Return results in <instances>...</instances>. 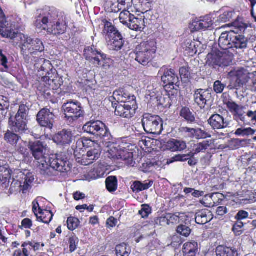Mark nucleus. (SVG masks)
Here are the masks:
<instances>
[{
  "label": "nucleus",
  "instance_id": "obj_1",
  "mask_svg": "<svg viewBox=\"0 0 256 256\" xmlns=\"http://www.w3.org/2000/svg\"><path fill=\"white\" fill-rule=\"evenodd\" d=\"M0 34L6 38L13 40L16 44H19L21 52L24 56L28 54H32L37 52H42L44 50L42 41L38 38H33L32 37L22 33H16L6 29L0 28Z\"/></svg>",
  "mask_w": 256,
  "mask_h": 256
},
{
  "label": "nucleus",
  "instance_id": "obj_2",
  "mask_svg": "<svg viewBox=\"0 0 256 256\" xmlns=\"http://www.w3.org/2000/svg\"><path fill=\"white\" fill-rule=\"evenodd\" d=\"M34 180V174L27 170L24 172L18 171L13 178L10 191L11 194L22 192L26 193L31 188Z\"/></svg>",
  "mask_w": 256,
  "mask_h": 256
},
{
  "label": "nucleus",
  "instance_id": "obj_3",
  "mask_svg": "<svg viewBox=\"0 0 256 256\" xmlns=\"http://www.w3.org/2000/svg\"><path fill=\"white\" fill-rule=\"evenodd\" d=\"M226 104L234 120L237 122H242L246 126H250V123L256 124V110H249L245 115L244 106L230 102Z\"/></svg>",
  "mask_w": 256,
  "mask_h": 256
},
{
  "label": "nucleus",
  "instance_id": "obj_4",
  "mask_svg": "<svg viewBox=\"0 0 256 256\" xmlns=\"http://www.w3.org/2000/svg\"><path fill=\"white\" fill-rule=\"evenodd\" d=\"M46 164L48 167L46 170H42V172L47 176L52 175L51 169L60 172H66L70 170V162L66 158L60 154L50 155L48 157Z\"/></svg>",
  "mask_w": 256,
  "mask_h": 256
},
{
  "label": "nucleus",
  "instance_id": "obj_5",
  "mask_svg": "<svg viewBox=\"0 0 256 256\" xmlns=\"http://www.w3.org/2000/svg\"><path fill=\"white\" fill-rule=\"evenodd\" d=\"M28 147L32 156L38 160L41 171L46 170L48 167L46 162L50 156L49 150L46 145L40 141H36L30 142Z\"/></svg>",
  "mask_w": 256,
  "mask_h": 256
},
{
  "label": "nucleus",
  "instance_id": "obj_6",
  "mask_svg": "<svg viewBox=\"0 0 256 256\" xmlns=\"http://www.w3.org/2000/svg\"><path fill=\"white\" fill-rule=\"evenodd\" d=\"M119 18L122 24L134 31L142 32L146 26V20L144 16L139 15L136 17L128 10L122 12L119 15Z\"/></svg>",
  "mask_w": 256,
  "mask_h": 256
},
{
  "label": "nucleus",
  "instance_id": "obj_7",
  "mask_svg": "<svg viewBox=\"0 0 256 256\" xmlns=\"http://www.w3.org/2000/svg\"><path fill=\"white\" fill-rule=\"evenodd\" d=\"M228 26L234 29V35L232 40V48H234L240 50L246 48L248 42V38L241 32L245 31L247 28L246 25L242 22L235 21Z\"/></svg>",
  "mask_w": 256,
  "mask_h": 256
},
{
  "label": "nucleus",
  "instance_id": "obj_8",
  "mask_svg": "<svg viewBox=\"0 0 256 256\" xmlns=\"http://www.w3.org/2000/svg\"><path fill=\"white\" fill-rule=\"evenodd\" d=\"M84 132L99 136L104 142L110 140L111 136L108 129L101 121L89 122L83 126Z\"/></svg>",
  "mask_w": 256,
  "mask_h": 256
},
{
  "label": "nucleus",
  "instance_id": "obj_9",
  "mask_svg": "<svg viewBox=\"0 0 256 256\" xmlns=\"http://www.w3.org/2000/svg\"><path fill=\"white\" fill-rule=\"evenodd\" d=\"M142 122L147 133L160 134L162 130V120L158 116L146 114L143 116Z\"/></svg>",
  "mask_w": 256,
  "mask_h": 256
},
{
  "label": "nucleus",
  "instance_id": "obj_10",
  "mask_svg": "<svg viewBox=\"0 0 256 256\" xmlns=\"http://www.w3.org/2000/svg\"><path fill=\"white\" fill-rule=\"evenodd\" d=\"M249 75L248 71L244 68L231 70L228 74V76L232 78L228 87L230 90L240 89L248 82Z\"/></svg>",
  "mask_w": 256,
  "mask_h": 256
},
{
  "label": "nucleus",
  "instance_id": "obj_11",
  "mask_svg": "<svg viewBox=\"0 0 256 256\" xmlns=\"http://www.w3.org/2000/svg\"><path fill=\"white\" fill-rule=\"evenodd\" d=\"M28 108L24 104H20L14 120L12 121L11 128L16 132H24L27 129V116Z\"/></svg>",
  "mask_w": 256,
  "mask_h": 256
},
{
  "label": "nucleus",
  "instance_id": "obj_12",
  "mask_svg": "<svg viewBox=\"0 0 256 256\" xmlns=\"http://www.w3.org/2000/svg\"><path fill=\"white\" fill-rule=\"evenodd\" d=\"M231 62L232 58L226 52L209 54L206 57V64L214 68L228 66Z\"/></svg>",
  "mask_w": 256,
  "mask_h": 256
},
{
  "label": "nucleus",
  "instance_id": "obj_13",
  "mask_svg": "<svg viewBox=\"0 0 256 256\" xmlns=\"http://www.w3.org/2000/svg\"><path fill=\"white\" fill-rule=\"evenodd\" d=\"M65 118L70 122L76 120L83 116V111L80 104L72 100L65 103L62 106Z\"/></svg>",
  "mask_w": 256,
  "mask_h": 256
},
{
  "label": "nucleus",
  "instance_id": "obj_14",
  "mask_svg": "<svg viewBox=\"0 0 256 256\" xmlns=\"http://www.w3.org/2000/svg\"><path fill=\"white\" fill-rule=\"evenodd\" d=\"M159 72L163 74L161 76L162 80L166 84L165 88L167 90H177L179 86V79L174 70L162 68Z\"/></svg>",
  "mask_w": 256,
  "mask_h": 256
},
{
  "label": "nucleus",
  "instance_id": "obj_15",
  "mask_svg": "<svg viewBox=\"0 0 256 256\" xmlns=\"http://www.w3.org/2000/svg\"><path fill=\"white\" fill-rule=\"evenodd\" d=\"M136 103L134 96H132L131 102L116 104L114 107L115 108V114L124 118H131L136 113Z\"/></svg>",
  "mask_w": 256,
  "mask_h": 256
},
{
  "label": "nucleus",
  "instance_id": "obj_16",
  "mask_svg": "<svg viewBox=\"0 0 256 256\" xmlns=\"http://www.w3.org/2000/svg\"><path fill=\"white\" fill-rule=\"evenodd\" d=\"M84 56L87 60L97 66H102V62L106 58V56L97 50L94 46H88L84 49Z\"/></svg>",
  "mask_w": 256,
  "mask_h": 256
},
{
  "label": "nucleus",
  "instance_id": "obj_17",
  "mask_svg": "<svg viewBox=\"0 0 256 256\" xmlns=\"http://www.w3.org/2000/svg\"><path fill=\"white\" fill-rule=\"evenodd\" d=\"M54 117L52 112L47 108H44L38 112L37 121L40 126L45 128L44 131L46 130H50L53 127Z\"/></svg>",
  "mask_w": 256,
  "mask_h": 256
},
{
  "label": "nucleus",
  "instance_id": "obj_18",
  "mask_svg": "<svg viewBox=\"0 0 256 256\" xmlns=\"http://www.w3.org/2000/svg\"><path fill=\"white\" fill-rule=\"evenodd\" d=\"M77 144L82 145L84 147H94L87 152L86 157L90 160L88 164L92 163V161L99 158L100 154V148L98 144L90 140L86 139L79 140L77 142Z\"/></svg>",
  "mask_w": 256,
  "mask_h": 256
},
{
  "label": "nucleus",
  "instance_id": "obj_19",
  "mask_svg": "<svg viewBox=\"0 0 256 256\" xmlns=\"http://www.w3.org/2000/svg\"><path fill=\"white\" fill-rule=\"evenodd\" d=\"M231 28L230 30L222 32L219 38L218 45L224 50L232 48V40L234 35V29L232 27Z\"/></svg>",
  "mask_w": 256,
  "mask_h": 256
},
{
  "label": "nucleus",
  "instance_id": "obj_20",
  "mask_svg": "<svg viewBox=\"0 0 256 256\" xmlns=\"http://www.w3.org/2000/svg\"><path fill=\"white\" fill-rule=\"evenodd\" d=\"M208 123L214 130H220L227 128L229 122L219 114H214L208 119Z\"/></svg>",
  "mask_w": 256,
  "mask_h": 256
},
{
  "label": "nucleus",
  "instance_id": "obj_21",
  "mask_svg": "<svg viewBox=\"0 0 256 256\" xmlns=\"http://www.w3.org/2000/svg\"><path fill=\"white\" fill-rule=\"evenodd\" d=\"M211 98L210 92L208 90H198L195 92L194 100L201 108H204Z\"/></svg>",
  "mask_w": 256,
  "mask_h": 256
},
{
  "label": "nucleus",
  "instance_id": "obj_22",
  "mask_svg": "<svg viewBox=\"0 0 256 256\" xmlns=\"http://www.w3.org/2000/svg\"><path fill=\"white\" fill-rule=\"evenodd\" d=\"M72 134L70 130H63L56 134L53 140L57 144L64 145L72 142Z\"/></svg>",
  "mask_w": 256,
  "mask_h": 256
},
{
  "label": "nucleus",
  "instance_id": "obj_23",
  "mask_svg": "<svg viewBox=\"0 0 256 256\" xmlns=\"http://www.w3.org/2000/svg\"><path fill=\"white\" fill-rule=\"evenodd\" d=\"M184 214H179L178 216L176 214H168L166 216H161L156 220V224L162 226H166L170 225L171 224L180 222V218L184 216Z\"/></svg>",
  "mask_w": 256,
  "mask_h": 256
},
{
  "label": "nucleus",
  "instance_id": "obj_24",
  "mask_svg": "<svg viewBox=\"0 0 256 256\" xmlns=\"http://www.w3.org/2000/svg\"><path fill=\"white\" fill-rule=\"evenodd\" d=\"M66 24L64 20H58L54 24L48 28L47 32L54 35L62 34L65 32L66 30Z\"/></svg>",
  "mask_w": 256,
  "mask_h": 256
},
{
  "label": "nucleus",
  "instance_id": "obj_25",
  "mask_svg": "<svg viewBox=\"0 0 256 256\" xmlns=\"http://www.w3.org/2000/svg\"><path fill=\"white\" fill-rule=\"evenodd\" d=\"M182 251L184 256H196L198 253V244L195 241L187 242L184 244Z\"/></svg>",
  "mask_w": 256,
  "mask_h": 256
},
{
  "label": "nucleus",
  "instance_id": "obj_26",
  "mask_svg": "<svg viewBox=\"0 0 256 256\" xmlns=\"http://www.w3.org/2000/svg\"><path fill=\"white\" fill-rule=\"evenodd\" d=\"M211 212L208 210H202L198 212L196 214V222L199 224H204L212 220Z\"/></svg>",
  "mask_w": 256,
  "mask_h": 256
},
{
  "label": "nucleus",
  "instance_id": "obj_27",
  "mask_svg": "<svg viewBox=\"0 0 256 256\" xmlns=\"http://www.w3.org/2000/svg\"><path fill=\"white\" fill-rule=\"evenodd\" d=\"M140 50L148 52L152 56L155 54L156 50V43L154 40H149L142 42L138 47Z\"/></svg>",
  "mask_w": 256,
  "mask_h": 256
},
{
  "label": "nucleus",
  "instance_id": "obj_28",
  "mask_svg": "<svg viewBox=\"0 0 256 256\" xmlns=\"http://www.w3.org/2000/svg\"><path fill=\"white\" fill-rule=\"evenodd\" d=\"M136 50V60L143 66L147 65L153 58V56L148 52L140 50L138 48H137Z\"/></svg>",
  "mask_w": 256,
  "mask_h": 256
},
{
  "label": "nucleus",
  "instance_id": "obj_29",
  "mask_svg": "<svg viewBox=\"0 0 256 256\" xmlns=\"http://www.w3.org/2000/svg\"><path fill=\"white\" fill-rule=\"evenodd\" d=\"M109 48L114 50H119L124 46V40L121 34H118L116 36L107 40Z\"/></svg>",
  "mask_w": 256,
  "mask_h": 256
},
{
  "label": "nucleus",
  "instance_id": "obj_30",
  "mask_svg": "<svg viewBox=\"0 0 256 256\" xmlns=\"http://www.w3.org/2000/svg\"><path fill=\"white\" fill-rule=\"evenodd\" d=\"M166 148L172 152L182 151L186 148V144L184 141L173 139L167 142Z\"/></svg>",
  "mask_w": 256,
  "mask_h": 256
},
{
  "label": "nucleus",
  "instance_id": "obj_31",
  "mask_svg": "<svg viewBox=\"0 0 256 256\" xmlns=\"http://www.w3.org/2000/svg\"><path fill=\"white\" fill-rule=\"evenodd\" d=\"M103 34L106 35V38L107 40L116 36L118 34H120L116 28L108 21H106L104 23Z\"/></svg>",
  "mask_w": 256,
  "mask_h": 256
},
{
  "label": "nucleus",
  "instance_id": "obj_32",
  "mask_svg": "<svg viewBox=\"0 0 256 256\" xmlns=\"http://www.w3.org/2000/svg\"><path fill=\"white\" fill-rule=\"evenodd\" d=\"M10 177V170L5 166H0V184H2L3 187L8 186Z\"/></svg>",
  "mask_w": 256,
  "mask_h": 256
},
{
  "label": "nucleus",
  "instance_id": "obj_33",
  "mask_svg": "<svg viewBox=\"0 0 256 256\" xmlns=\"http://www.w3.org/2000/svg\"><path fill=\"white\" fill-rule=\"evenodd\" d=\"M216 252L217 256H238V253L235 248L222 246H218Z\"/></svg>",
  "mask_w": 256,
  "mask_h": 256
},
{
  "label": "nucleus",
  "instance_id": "obj_34",
  "mask_svg": "<svg viewBox=\"0 0 256 256\" xmlns=\"http://www.w3.org/2000/svg\"><path fill=\"white\" fill-rule=\"evenodd\" d=\"M152 184L153 182L152 180L144 181V183L140 181H136L133 183L132 185L131 186V188L134 192H138L148 189L152 186Z\"/></svg>",
  "mask_w": 256,
  "mask_h": 256
},
{
  "label": "nucleus",
  "instance_id": "obj_35",
  "mask_svg": "<svg viewBox=\"0 0 256 256\" xmlns=\"http://www.w3.org/2000/svg\"><path fill=\"white\" fill-rule=\"evenodd\" d=\"M53 214L50 210H40L38 214H36L37 220L44 224H49L53 217Z\"/></svg>",
  "mask_w": 256,
  "mask_h": 256
},
{
  "label": "nucleus",
  "instance_id": "obj_36",
  "mask_svg": "<svg viewBox=\"0 0 256 256\" xmlns=\"http://www.w3.org/2000/svg\"><path fill=\"white\" fill-rule=\"evenodd\" d=\"M20 136L10 130H8L4 135V140L12 146L16 145L20 139Z\"/></svg>",
  "mask_w": 256,
  "mask_h": 256
},
{
  "label": "nucleus",
  "instance_id": "obj_37",
  "mask_svg": "<svg viewBox=\"0 0 256 256\" xmlns=\"http://www.w3.org/2000/svg\"><path fill=\"white\" fill-rule=\"evenodd\" d=\"M122 91L120 90H115L112 96L109 98L113 107L118 104H121V102H124V98H122Z\"/></svg>",
  "mask_w": 256,
  "mask_h": 256
},
{
  "label": "nucleus",
  "instance_id": "obj_38",
  "mask_svg": "<svg viewBox=\"0 0 256 256\" xmlns=\"http://www.w3.org/2000/svg\"><path fill=\"white\" fill-rule=\"evenodd\" d=\"M213 144L214 142L212 140H205L198 144L196 146V148L194 150V154H196L206 150Z\"/></svg>",
  "mask_w": 256,
  "mask_h": 256
},
{
  "label": "nucleus",
  "instance_id": "obj_39",
  "mask_svg": "<svg viewBox=\"0 0 256 256\" xmlns=\"http://www.w3.org/2000/svg\"><path fill=\"white\" fill-rule=\"evenodd\" d=\"M106 188L109 192H113L116 190L118 186V181L116 176H108L106 179Z\"/></svg>",
  "mask_w": 256,
  "mask_h": 256
},
{
  "label": "nucleus",
  "instance_id": "obj_40",
  "mask_svg": "<svg viewBox=\"0 0 256 256\" xmlns=\"http://www.w3.org/2000/svg\"><path fill=\"white\" fill-rule=\"evenodd\" d=\"M234 12L232 11H226L220 14L216 20V23H224L230 21L234 17Z\"/></svg>",
  "mask_w": 256,
  "mask_h": 256
},
{
  "label": "nucleus",
  "instance_id": "obj_41",
  "mask_svg": "<svg viewBox=\"0 0 256 256\" xmlns=\"http://www.w3.org/2000/svg\"><path fill=\"white\" fill-rule=\"evenodd\" d=\"M117 256H129L130 248L126 244L118 245L116 248Z\"/></svg>",
  "mask_w": 256,
  "mask_h": 256
},
{
  "label": "nucleus",
  "instance_id": "obj_42",
  "mask_svg": "<svg viewBox=\"0 0 256 256\" xmlns=\"http://www.w3.org/2000/svg\"><path fill=\"white\" fill-rule=\"evenodd\" d=\"M212 25V20L209 18H206L204 20H200L196 23L195 27L197 30H206Z\"/></svg>",
  "mask_w": 256,
  "mask_h": 256
},
{
  "label": "nucleus",
  "instance_id": "obj_43",
  "mask_svg": "<svg viewBox=\"0 0 256 256\" xmlns=\"http://www.w3.org/2000/svg\"><path fill=\"white\" fill-rule=\"evenodd\" d=\"M180 116L188 122H193L195 121V117L188 108H183L180 112Z\"/></svg>",
  "mask_w": 256,
  "mask_h": 256
},
{
  "label": "nucleus",
  "instance_id": "obj_44",
  "mask_svg": "<svg viewBox=\"0 0 256 256\" xmlns=\"http://www.w3.org/2000/svg\"><path fill=\"white\" fill-rule=\"evenodd\" d=\"M118 160L127 161L126 163L132 164V153L128 152L127 150H120L119 152Z\"/></svg>",
  "mask_w": 256,
  "mask_h": 256
},
{
  "label": "nucleus",
  "instance_id": "obj_45",
  "mask_svg": "<svg viewBox=\"0 0 256 256\" xmlns=\"http://www.w3.org/2000/svg\"><path fill=\"white\" fill-rule=\"evenodd\" d=\"M256 132V130L251 128H239L236 130L235 134L238 136H248L254 135Z\"/></svg>",
  "mask_w": 256,
  "mask_h": 256
},
{
  "label": "nucleus",
  "instance_id": "obj_46",
  "mask_svg": "<svg viewBox=\"0 0 256 256\" xmlns=\"http://www.w3.org/2000/svg\"><path fill=\"white\" fill-rule=\"evenodd\" d=\"M192 138L196 139L206 138L210 137V136L206 132L200 128H193Z\"/></svg>",
  "mask_w": 256,
  "mask_h": 256
},
{
  "label": "nucleus",
  "instance_id": "obj_47",
  "mask_svg": "<svg viewBox=\"0 0 256 256\" xmlns=\"http://www.w3.org/2000/svg\"><path fill=\"white\" fill-rule=\"evenodd\" d=\"M121 150H118L116 144H112L107 152V156L110 158L118 160L119 152Z\"/></svg>",
  "mask_w": 256,
  "mask_h": 256
},
{
  "label": "nucleus",
  "instance_id": "obj_48",
  "mask_svg": "<svg viewBox=\"0 0 256 256\" xmlns=\"http://www.w3.org/2000/svg\"><path fill=\"white\" fill-rule=\"evenodd\" d=\"M80 221L78 218L74 217H70L67 220L68 228L70 230H74L79 226Z\"/></svg>",
  "mask_w": 256,
  "mask_h": 256
},
{
  "label": "nucleus",
  "instance_id": "obj_49",
  "mask_svg": "<svg viewBox=\"0 0 256 256\" xmlns=\"http://www.w3.org/2000/svg\"><path fill=\"white\" fill-rule=\"evenodd\" d=\"M190 154H177L172 157L167 161L168 164H170L174 162L185 161L188 160V157L190 156Z\"/></svg>",
  "mask_w": 256,
  "mask_h": 256
},
{
  "label": "nucleus",
  "instance_id": "obj_50",
  "mask_svg": "<svg viewBox=\"0 0 256 256\" xmlns=\"http://www.w3.org/2000/svg\"><path fill=\"white\" fill-rule=\"evenodd\" d=\"M176 231L178 234L184 237H188L191 232L190 228L188 226L183 224L180 225L177 228Z\"/></svg>",
  "mask_w": 256,
  "mask_h": 256
},
{
  "label": "nucleus",
  "instance_id": "obj_51",
  "mask_svg": "<svg viewBox=\"0 0 256 256\" xmlns=\"http://www.w3.org/2000/svg\"><path fill=\"white\" fill-rule=\"evenodd\" d=\"M142 208L139 210L138 214L141 216L142 218H147L151 212L150 208L146 204H144L142 206Z\"/></svg>",
  "mask_w": 256,
  "mask_h": 256
},
{
  "label": "nucleus",
  "instance_id": "obj_52",
  "mask_svg": "<svg viewBox=\"0 0 256 256\" xmlns=\"http://www.w3.org/2000/svg\"><path fill=\"white\" fill-rule=\"evenodd\" d=\"M78 242V239L76 236H72L70 238V251L74 252L76 248Z\"/></svg>",
  "mask_w": 256,
  "mask_h": 256
},
{
  "label": "nucleus",
  "instance_id": "obj_53",
  "mask_svg": "<svg viewBox=\"0 0 256 256\" xmlns=\"http://www.w3.org/2000/svg\"><path fill=\"white\" fill-rule=\"evenodd\" d=\"M249 214L246 211L240 210L234 216V218L238 221H242L248 218Z\"/></svg>",
  "mask_w": 256,
  "mask_h": 256
},
{
  "label": "nucleus",
  "instance_id": "obj_54",
  "mask_svg": "<svg viewBox=\"0 0 256 256\" xmlns=\"http://www.w3.org/2000/svg\"><path fill=\"white\" fill-rule=\"evenodd\" d=\"M141 3L142 8L138 10L139 12L144 14L150 10L151 8V4L150 2H148L145 0H143L142 1Z\"/></svg>",
  "mask_w": 256,
  "mask_h": 256
},
{
  "label": "nucleus",
  "instance_id": "obj_55",
  "mask_svg": "<svg viewBox=\"0 0 256 256\" xmlns=\"http://www.w3.org/2000/svg\"><path fill=\"white\" fill-rule=\"evenodd\" d=\"M224 88V84H222L220 80H216L214 83V90L217 94L222 93Z\"/></svg>",
  "mask_w": 256,
  "mask_h": 256
},
{
  "label": "nucleus",
  "instance_id": "obj_56",
  "mask_svg": "<svg viewBox=\"0 0 256 256\" xmlns=\"http://www.w3.org/2000/svg\"><path fill=\"white\" fill-rule=\"evenodd\" d=\"M44 62L42 63V67L40 72H45L46 74L52 70V64L50 62L44 58Z\"/></svg>",
  "mask_w": 256,
  "mask_h": 256
},
{
  "label": "nucleus",
  "instance_id": "obj_57",
  "mask_svg": "<svg viewBox=\"0 0 256 256\" xmlns=\"http://www.w3.org/2000/svg\"><path fill=\"white\" fill-rule=\"evenodd\" d=\"M180 74L182 80L186 81L190 77V72L188 69L184 67H182L180 69Z\"/></svg>",
  "mask_w": 256,
  "mask_h": 256
},
{
  "label": "nucleus",
  "instance_id": "obj_58",
  "mask_svg": "<svg viewBox=\"0 0 256 256\" xmlns=\"http://www.w3.org/2000/svg\"><path fill=\"white\" fill-rule=\"evenodd\" d=\"M29 253L26 248H22L15 250L13 256H28Z\"/></svg>",
  "mask_w": 256,
  "mask_h": 256
},
{
  "label": "nucleus",
  "instance_id": "obj_59",
  "mask_svg": "<svg viewBox=\"0 0 256 256\" xmlns=\"http://www.w3.org/2000/svg\"><path fill=\"white\" fill-rule=\"evenodd\" d=\"M32 222L31 220L26 218L24 219L22 222V226H20V228H30L32 226Z\"/></svg>",
  "mask_w": 256,
  "mask_h": 256
},
{
  "label": "nucleus",
  "instance_id": "obj_60",
  "mask_svg": "<svg viewBox=\"0 0 256 256\" xmlns=\"http://www.w3.org/2000/svg\"><path fill=\"white\" fill-rule=\"evenodd\" d=\"M39 199H42V198H38L32 202V211L36 216L42 210L38 202Z\"/></svg>",
  "mask_w": 256,
  "mask_h": 256
},
{
  "label": "nucleus",
  "instance_id": "obj_61",
  "mask_svg": "<svg viewBox=\"0 0 256 256\" xmlns=\"http://www.w3.org/2000/svg\"><path fill=\"white\" fill-rule=\"evenodd\" d=\"M0 106H1V110H4L7 109L9 106V104L6 100V98L2 96H0Z\"/></svg>",
  "mask_w": 256,
  "mask_h": 256
},
{
  "label": "nucleus",
  "instance_id": "obj_62",
  "mask_svg": "<svg viewBox=\"0 0 256 256\" xmlns=\"http://www.w3.org/2000/svg\"><path fill=\"white\" fill-rule=\"evenodd\" d=\"M0 61L1 62L2 66L4 68L8 69V58L6 56L4 55L2 53V51L0 50Z\"/></svg>",
  "mask_w": 256,
  "mask_h": 256
},
{
  "label": "nucleus",
  "instance_id": "obj_63",
  "mask_svg": "<svg viewBox=\"0 0 256 256\" xmlns=\"http://www.w3.org/2000/svg\"><path fill=\"white\" fill-rule=\"evenodd\" d=\"M180 132L185 134L186 136L192 138L193 130V128H188V127H182L180 129Z\"/></svg>",
  "mask_w": 256,
  "mask_h": 256
},
{
  "label": "nucleus",
  "instance_id": "obj_64",
  "mask_svg": "<svg viewBox=\"0 0 256 256\" xmlns=\"http://www.w3.org/2000/svg\"><path fill=\"white\" fill-rule=\"evenodd\" d=\"M43 62V58H38L36 60L35 64H34V69L37 70L38 72H40L42 67V63L44 62Z\"/></svg>",
  "mask_w": 256,
  "mask_h": 256
}]
</instances>
